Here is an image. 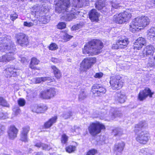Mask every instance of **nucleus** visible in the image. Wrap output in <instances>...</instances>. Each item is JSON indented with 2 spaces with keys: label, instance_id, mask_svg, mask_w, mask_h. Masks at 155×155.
Listing matches in <instances>:
<instances>
[{
  "label": "nucleus",
  "instance_id": "1",
  "mask_svg": "<svg viewBox=\"0 0 155 155\" xmlns=\"http://www.w3.org/2000/svg\"><path fill=\"white\" fill-rule=\"evenodd\" d=\"M83 0H73V5H70V0H55V10L58 13H63L61 18L66 21H70L76 17L80 12L78 8L83 6Z\"/></svg>",
  "mask_w": 155,
  "mask_h": 155
},
{
  "label": "nucleus",
  "instance_id": "2",
  "mask_svg": "<svg viewBox=\"0 0 155 155\" xmlns=\"http://www.w3.org/2000/svg\"><path fill=\"white\" fill-rule=\"evenodd\" d=\"M103 47V43L101 41L93 40L84 46L83 49V53L88 56L97 54L101 51Z\"/></svg>",
  "mask_w": 155,
  "mask_h": 155
},
{
  "label": "nucleus",
  "instance_id": "3",
  "mask_svg": "<svg viewBox=\"0 0 155 155\" xmlns=\"http://www.w3.org/2000/svg\"><path fill=\"white\" fill-rule=\"evenodd\" d=\"M147 124L145 121L141 122L136 125L134 132L136 134V140L141 144H145L148 142L149 137V134L145 131H142V128L147 126Z\"/></svg>",
  "mask_w": 155,
  "mask_h": 155
},
{
  "label": "nucleus",
  "instance_id": "4",
  "mask_svg": "<svg viewBox=\"0 0 155 155\" xmlns=\"http://www.w3.org/2000/svg\"><path fill=\"white\" fill-rule=\"evenodd\" d=\"M150 23V19L148 17L145 16L138 17L130 23V31L133 33L138 31L149 25Z\"/></svg>",
  "mask_w": 155,
  "mask_h": 155
},
{
  "label": "nucleus",
  "instance_id": "5",
  "mask_svg": "<svg viewBox=\"0 0 155 155\" xmlns=\"http://www.w3.org/2000/svg\"><path fill=\"white\" fill-rule=\"evenodd\" d=\"M1 44H2L0 46L1 48V51H8L9 52L6 54V56L10 59L11 58H13L11 60H13L15 58L13 55V51H15V48L14 47V44L12 43V41L9 39L7 40L6 38H4L3 41L0 42Z\"/></svg>",
  "mask_w": 155,
  "mask_h": 155
},
{
  "label": "nucleus",
  "instance_id": "6",
  "mask_svg": "<svg viewBox=\"0 0 155 155\" xmlns=\"http://www.w3.org/2000/svg\"><path fill=\"white\" fill-rule=\"evenodd\" d=\"M131 17L132 15L130 13L124 11L114 15L112 18V21L114 23L121 24L127 22Z\"/></svg>",
  "mask_w": 155,
  "mask_h": 155
},
{
  "label": "nucleus",
  "instance_id": "7",
  "mask_svg": "<svg viewBox=\"0 0 155 155\" xmlns=\"http://www.w3.org/2000/svg\"><path fill=\"white\" fill-rule=\"evenodd\" d=\"M122 115L120 112L116 110L114 108H112L110 111H107L103 109L101 111V116L107 120H113L117 117H120Z\"/></svg>",
  "mask_w": 155,
  "mask_h": 155
},
{
  "label": "nucleus",
  "instance_id": "8",
  "mask_svg": "<svg viewBox=\"0 0 155 155\" xmlns=\"http://www.w3.org/2000/svg\"><path fill=\"white\" fill-rule=\"evenodd\" d=\"M105 126L99 121H95L91 123L88 127L90 134L94 136L100 133L102 130L105 129Z\"/></svg>",
  "mask_w": 155,
  "mask_h": 155
},
{
  "label": "nucleus",
  "instance_id": "9",
  "mask_svg": "<svg viewBox=\"0 0 155 155\" xmlns=\"http://www.w3.org/2000/svg\"><path fill=\"white\" fill-rule=\"evenodd\" d=\"M110 83L111 88L114 90L120 89L124 84L123 80L119 75L111 77Z\"/></svg>",
  "mask_w": 155,
  "mask_h": 155
},
{
  "label": "nucleus",
  "instance_id": "10",
  "mask_svg": "<svg viewBox=\"0 0 155 155\" xmlns=\"http://www.w3.org/2000/svg\"><path fill=\"white\" fill-rule=\"evenodd\" d=\"M96 58H95L90 57L85 58L80 64V70L81 71H85L90 68L91 66L96 62Z\"/></svg>",
  "mask_w": 155,
  "mask_h": 155
},
{
  "label": "nucleus",
  "instance_id": "11",
  "mask_svg": "<svg viewBox=\"0 0 155 155\" xmlns=\"http://www.w3.org/2000/svg\"><path fill=\"white\" fill-rule=\"evenodd\" d=\"M16 42L22 46L28 45L29 43L28 37L23 33H19L16 35Z\"/></svg>",
  "mask_w": 155,
  "mask_h": 155
},
{
  "label": "nucleus",
  "instance_id": "12",
  "mask_svg": "<svg viewBox=\"0 0 155 155\" xmlns=\"http://www.w3.org/2000/svg\"><path fill=\"white\" fill-rule=\"evenodd\" d=\"M155 51L154 47L151 45L146 46L141 52L139 54V55L141 58H143L149 56H153Z\"/></svg>",
  "mask_w": 155,
  "mask_h": 155
},
{
  "label": "nucleus",
  "instance_id": "13",
  "mask_svg": "<svg viewBox=\"0 0 155 155\" xmlns=\"http://www.w3.org/2000/svg\"><path fill=\"white\" fill-rule=\"evenodd\" d=\"M56 94V90L54 88H51L41 92L40 96L43 99H48L54 97Z\"/></svg>",
  "mask_w": 155,
  "mask_h": 155
},
{
  "label": "nucleus",
  "instance_id": "14",
  "mask_svg": "<svg viewBox=\"0 0 155 155\" xmlns=\"http://www.w3.org/2000/svg\"><path fill=\"white\" fill-rule=\"evenodd\" d=\"M153 94L154 92H151L149 88L146 87L144 90L140 91L138 94V99L140 101H143L148 96L150 98L152 97V95Z\"/></svg>",
  "mask_w": 155,
  "mask_h": 155
},
{
  "label": "nucleus",
  "instance_id": "15",
  "mask_svg": "<svg viewBox=\"0 0 155 155\" xmlns=\"http://www.w3.org/2000/svg\"><path fill=\"white\" fill-rule=\"evenodd\" d=\"M95 7L98 10H101L102 12H108L110 11V9L107 6H106L104 0H97L95 3Z\"/></svg>",
  "mask_w": 155,
  "mask_h": 155
},
{
  "label": "nucleus",
  "instance_id": "16",
  "mask_svg": "<svg viewBox=\"0 0 155 155\" xmlns=\"http://www.w3.org/2000/svg\"><path fill=\"white\" fill-rule=\"evenodd\" d=\"M106 90L104 87L99 84H94L92 87L91 92L94 94H97V95L99 96L101 94H104Z\"/></svg>",
  "mask_w": 155,
  "mask_h": 155
},
{
  "label": "nucleus",
  "instance_id": "17",
  "mask_svg": "<svg viewBox=\"0 0 155 155\" xmlns=\"http://www.w3.org/2000/svg\"><path fill=\"white\" fill-rule=\"evenodd\" d=\"M128 43V39L124 36L120 37L116 42L114 48H123L126 47Z\"/></svg>",
  "mask_w": 155,
  "mask_h": 155
},
{
  "label": "nucleus",
  "instance_id": "18",
  "mask_svg": "<svg viewBox=\"0 0 155 155\" xmlns=\"http://www.w3.org/2000/svg\"><path fill=\"white\" fill-rule=\"evenodd\" d=\"M30 128L29 126H27L22 128L20 134V140L25 142L28 141V134Z\"/></svg>",
  "mask_w": 155,
  "mask_h": 155
},
{
  "label": "nucleus",
  "instance_id": "19",
  "mask_svg": "<svg viewBox=\"0 0 155 155\" xmlns=\"http://www.w3.org/2000/svg\"><path fill=\"white\" fill-rule=\"evenodd\" d=\"M146 43L145 39L142 37L138 38L134 44V48L138 50L141 49Z\"/></svg>",
  "mask_w": 155,
  "mask_h": 155
},
{
  "label": "nucleus",
  "instance_id": "20",
  "mask_svg": "<svg viewBox=\"0 0 155 155\" xmlns=\"http://www.w3.org/2000/svg\"><path fill=\"white\" fill-rule=\"evenodd\" d=\"M47 109V106L44 105H35L32 107V111L37 113H44Z\"/></svg>",
  "mask_w": 155,
  "mask_h": 155
},
{
  "label": "nucleus",
  "instance_id": "21",
  "mask_svg": "<svg viewBox=\"0 0 155 155\" xmlns=\"http://www.w3.org/2000/svg\"><path fill=\"white\" fill-rule=\"evenodd\" d=\"M115 99L121 103L125 102L126 97L124 92L122 91L117 92L115 95Z\"/></svg>",
  "mask_w": 155,
  "mask_h": 155
},
{
  "label": "nucleus",
  "instance_id": "22",
  "mask_svg": "<svg viewBox=\"0 0 155 155\" xmlns=\"http://www.w3.org/2000/svg\"><path fill=\"white\" fill-rule=\"evenodd\" d=\"M125 145L124 142L122 141L116 143L114 145V150L117 154L118 153H121L124 150Z\"/></svg>",
  "mask_w": 155,
  "mask_h": 155
},
{
  "label": "nucleus",
  "instance_id": "23",
  "mask_svg": "<svg viewBox=\"0 0 155 155\" xmlns=\"http://www.w3.org/2000/svg\"><path fill=\"white\" fill-rule=\"evenodd\" d=\"M100 16V14L94 9L91 10L89 13V18L92 21H97Z\"/></svg>",
  "mask_w": 155,
  "mask_h": 155
},
{
  "label": "nucleus",
  "instance_id": "24",
  "mask_svg": "<svg viewBox=\"0 0 155 155\" xmlns=\"http://www.w3.org/2000/svg\"><path fill=\"white\" fill-rule=\"evenodd\" d=\"M18 131V130L14 126H11L8 131L9 138L12 140L15 138L16 137Z\"/></svg>",
  "mask_w": 155,
  "mask_h": 155
},
{
  "label": "nucleus",
  "instance_id": "25",
  "mask_svg": "<svg viewBox=\"0 0 155 155\" xmlns=\"http://www.w3.org/2000/svg\"><path fill=\"white\" fill-rule=\"evenodd\" d=\"M57 119V117L56 116L51 118L48 121L45 123L44 125V127L46 128H49L56 122Z\"/></svg>",
  "mask_w": 155,
  "mask_h": 155
},
{
  "label": "nucleus",
  "instance_id": "26",
  "mask_svg": "<svg viewBox=\"0 0 155 155\" xmlns=\"http://www.w3.org/2000/svg\"><path fill=\"white\" fill-rule=\"evenodd\" d=\"M17 70L14 68L12 67L8 68L6 69V71L8 76H13L16 77L17 75Z\"/></svg>",
  "mask_w": 155,
  "mask_h": 155
},
{
  "label": "nucleus",
  "instance_id": "27",
  "mask_svg": "<svg viewBox=\"0 0 155 155\" xmlns=\"http://www.w3.org/2000/svg\"><path fill=\"white\" fill-rule=\"evenodd\" d=\"M147 36L148 38H152V40H155V26L152 27L147 32Z\"/></svg>",
  "mask_w": 155,
  "mask_h": 155
},
{
  "label": "nucleus",
  "instance_id": "28",
  "mask_svg": "<svg viewBox=\"0 0 155 155\" xmlns=\"http://www.w3.org/2000/svg\"><path fill=\"white\" fill-rule=\"evenodd\" d=\"M35 83H40L42 82L45 81H50L51 78L48 77H38L34 79Z\"/></svg>",
  "mask_w": 155,
  "mask_h": 155
},
{
  "label": "nucleus",
  "instance_id": "29",
  "mask_svg": "<svg viewBox=\"0 0 155 155\" xmlns=\"http://www.w3.org/2000/svg\"><path fill=\"white\" fill-rule=\"evenodd\" d=\"M51 68L53 70L55 76L58 79L60 78L61 76L60 71L54 65L51 66Z\"/></svg>",
  "mask_w": 155,
  "mask_h": 155
},
{
  "label": "nucleus",
  "instance_id": "30",
  "mask_svg": "<svg viewBox=\"0 0 155 155\" xmlns=\"http://www.w3.org/2000/svg\"><path fill=\"white\" fill-rule=\"evenodd\" d=\"M35 146L38 148L41 147L43 150H49L50 149V147L48 145L40 142L36 143Z\"/></svg>",
  "mask_w": 155,
  "mask_h": 155
},
{
  "label": "nucleus",
  "instance_id": "31",
  "mask_svg": "<svg viewBox=\"0 0 155 155\" xmlns=\"http://www.w3.org/2000/svg\"><path fill=\"white\" fill-rule=\"evenodd\" d=\"M39 61L36 58L33 57L31 58L30 62L29 67L31 69H34L35 67L34 65H37L39 62Z\"/></svg>",
  "mask_w": 155,
  "mask_h": 155
},
{
  "label": "nucleus",
  "instance_id": "32",
  "mask_svg": "<svg viewBox=\"0 0 155 155\" xmlns=\"http://www.w3.org/2000/svg\"><path fill=\"white\" fill-rule=\"evenodd\" d=\"M147 64L150 67H155V56H151L149 58Z\"/></svg>",
  "mask_w": 155,
  "mask_h": 155
},
{
  "label": "nucleus",
  "instance_id": "33",
  "mask_svg": "<svg viewBox=\"0 0 155 155\" xmlns=\"http://www.w3.org/2000/svg\"><path fill=\"white\" fill-rule=\"evenodd\" d=\"M72 115V112L71 110L66 111L63 112L62 115V117L65 119H68Z\"/></svg>",
  "mask_w": 155,
  "mask_h": 155
},
{
  "label": "nucleus",
  "instance_id": "34",
  "mask_svg": "<svg viewBox=\"0 0 155 155\" xmlns=\"http://www.w3.org/2000/svg\"><path fill=\"white\" fill-rule=\"evenodd\" d=\"M123 134V130L120 128H116L113 131V134L115 136L117 135L120 136L121 135Z\"/></svg>",
  "mask_w": 155,
  "mask_h": 155
},
{
  "label": "nucleus",
  "instance_id": "35",
  "mask_svg": "<svg viewBox=\"0 0 155 155\" xmlns=\"http://www.w3.org/2000/svg\"><path fill=\"white\" fill-rule=\"evenodd\" d=\"M87 95L86 94L85 90H81L80 92V94L79 96V100H82L86 98Z\"/></svg>",
  "mask_w": 155,
  "mask_h": 155
},
{
  "label": "nucleus",
  "instance_id": "36",
  "mask_svg": "<svg viewBox=\"0 0 155 155\" xmlns=\"http://www.w3.org/2000/svg\"><path fill=\"white\" fill-rule=\"evenodd\" d=\"M76 147L75 146H69L66 148V151L68 153H72L75 151Z\"/></svg>",
  "mask_w": 155,
  "mask_h": 155
},
{
  "label": "nucleus",
  "instance_id": "37",
  "mask_svg": "<svg viewBox=\"0 0 155 155\" xmlns=\"http://www.w3.org/2000/svg\"><path fill=\"white\" fill-rule=\"evenodd\" d=\"M0 105L3 106L9 107V105L6 101L2 97H0Z\"/></svg>",
  "mask_w": 155,
  "mask_h": 155
},
{
  "label": "nucleus",
  "instance_id": "38",
  "mask_svg": "<svg viewBox=\"0 0 155 155\" xmlns=\"http://www.w3.org/2000/svg\"><path fill=\"white\" fill-rule=\"evenodd\" d=\"M50 17L49 16H43L41 17L40 21L43 24H46L49 22Z\"/></svg>",
  "mask_w": 155,
  "mask_h": 155
},
{
  "label": "nucleus",
  "instance_id": "39",
  "mask_svg": "<svg viewBox=\"0 0 155 155\" xmlns=\"http://www.w3.org/2000/svg\"><path fill=\"white\" fill-rule=\"evenodd\" d=\"M12 57L11 58H12ZM10 59L9 58H8L7 56H6V55H5L2 56V57H0V62H6L9 61H11V60L13 58Z\"/></svg>",
  "mask_w": 155,
  "mask_h": 155
},
{
  "label": "nucleus",
  "instance_id": "40",
  "mask_svg": "<svg viewBox=\"0 0 155 155\" xmlns=\"http://www.w3.org/2000/svg\"><path fill=\"white\" fill-rule=\"evenodd\" d=\"M68 137L65 134H63L61 136V141L62 143H66L68 140Z\"/></svg>",
  "mask_w": 155,
  "mask_h": 155
},
{
  "label": "nucleus",
  "instance_id": "41",
  "mask_svg": "<svg viewBox=\"0 0 155 155\" xmlns=\"http://www.w3.org/2000/svg\"><path fill=\"white\" fill-rule=\"evenodd\" d=\"M49 48L50 50L54 51L58 48V47L55 43H53L50 45L49 46Z\"/></svg>",
  "mask_w": 155,
  "mask_h": 155
},
{
  "label": "nucleus",
  "instance_id": "42",
  "mask_svg": "<svg viewBox=\"0 0 155 155\" xmlns=\"http://www.w3.org/2000/svg\"><path fill=\"white\" fill-rule=\"evenodd\" d=\"M66 27V24L64 22H60L57 25V28L61 29L65 28Z\"/></svg>",
  "mask_w": 155,
  "mask_h": 155
},
{
  "label": "nucleus",
  "instance_id": "43",
  "mask_svg": "<svg viewBox=\"0 0 155 155\" xmlns=\"http://www.w3.org/2000/svg\"><path fill=\"white\" fill-rule=\"evenodd\" d=\"M40 6H38L36 7L35 8H34V9H33L32 12L35 13L34 14L35 16H37L38 15V13H40Z\"/></svg>",
  "mask_w": 155,
  "mask_h": 155
},
{
  "label": "nucleus",
  "instance_id": "44",
  "mask_svg": "<svg viewBox=\"0 0 155 155\" xmlns=\"http://www.w3.org/2000/svg\"><path fill=\"white\" fill-rule=\"evenodd\" d=\"M111 7L112 8H111V11L112 12L113 8L117 9L119 8L120 6L119 5V4L117 3V2H115L112 3Z\"/></svg>",
  "mask_w": 155,
  "mask_h": 155
},
{
  "label": "nucleus",
  "instance_id": "45",
  "mask_svg": "<svg viewBox=\"0 0 155 155\" xmlns=\"http://www.w3.org/2000/svg\"><path fill=\"white\" fill-rule=\"evenodd\" d=\"M97 153V151L95 149H92L90 150L87 153L86 155H95Z\"/></svg>",
  "mask_w": 155,
  "mask_h": 155
},
{
  "label": "nucleus",
  "instance_id": "46",
  "mask_svg": "<svg viewBox=\"0 0 155 155\" xmlns=\"http://www.w3.org/2000/svg\"><path fill=\"white\" fill-rule=\"evenodd\" d=\"M82 25L80 24H77L75 25H73L72 27L71 28V30L73 31L78 30L80 28H81L82 27Z\"/></svg>",
  "mask_w": 155,
  "mask_h": 155
},
{
  "label": "nucleus",
  "instance_id": "47",
  "mask_svg": "<svg viewBox=\"0 0 155 155\" xmlns=\"http://www.w3.org/2000/svg\"><path fill=\"white\" fill-rule=\"evenodd\" d=\"M18 103L20 106H23L25 104V101L23 99L20 98L18 100Z\"/></svg>",
  "mask_w": 155,
  "mask_h": 155
},
{
  "label": "nucleus",
  "instance_id": "48",
  "mask_svg": "<svg viewBox=\"0 0 155 155\" xmlns=\"http://www.w3.org/2000/svg\"><path fill=\"white\" fill-rule=\"evenodd\" d=\"M80 130V128L76 126H74L71 129V131L73 133L75 132L77 134L79 133V131Z\"/></svg>",
  "mask_w": 155,
  "mask_h": 155
},
{
  "label": "nucleus",
  "instance_id": "49",
  "mask_svg": "<svg viewBox=\"0 0 155 155\" xmlns=\"http://www.w3.org/2000/svg\"><path fill=\"white\" fill-rule=\"evenodd\" d=\"M64 39L66 41H69L72 37L66 33H65L63 35Z\"/></svg>",
  "mask_w": 155,
  "mask_h": 155
},
{
  "label": "nucleus",
  "instance_id": "50",
  "mask_svg": "<svg viewBox=\"0 0 155 155\" xmlns=\"http://www.w3.org/2000/svg\"><path fill=\"white\" fill-rule=\"evenodd\" d=\"M23 25L24 26L30 27L33 26L34 24L31 22H28L26 21H25L24 22Z\"/></svg>",
  "mask_w": 155,
  "mask_h": 155
},
{
  "label": "nucleus",
  "instance_id": "51",
  "mask_svg": "<svg viewBox=\"0 0 155 155\" xmlns=\"http://www.w3.org/2000/svg\"><path fill=\"white\" fill-rule=\"evenodd\" d=\"M7 114H4L2 111L0 112V119H5L7 118Z\"/></svg>",
  "mask_w": 155,
  "mask_h": 155
},
{
  "label": "nucleus",
  "instance_id": "52",
  "mask_svg": "<svg viewBox=\"0 0 155 155\" xmlns=\"http://www.w3.org/2000/svg\"><path fill=\"white\" fill-rule=\"evenodd\" d=\"M13 111L15 112V114L16 115H18L21 112L20 110L18 107H16V108H14Z\"/></svg>",
  "mask_w": 155,
  "mask_h": 155
},
{
  "label": "nucleus",
  "instance_id": "53",
  "mask_svg": "<svg viewBox=\"0 0 155 155\" xmlns=\"http://www.w3.org/2000/svg\"><path fill=\"white\" fill-rule=\"evenodd\" d=\"M5 130L4 126L1 124H0V136L3 134V131Z\"/></svg>",
  "mask_w": 155,
  "mask_h": 155
},
{
  "label": "nucleus",
  "instance_id": "54",
  "mask_svg": "<svg viewBox=\"0 0 155 155\" xmlns=\"http://www.w3.org/2000/svg\"><path fill=\"white\" fill-rule=\"evenodd\" d=\"M103 74L101 72L99 73H96L94 76V77L95 78H100L102 77L103 76Z\"/></svg>",
  "mask_w": 155,
  "mask_h": 155
},
{
  "label": "nucleus",
  "instance_id": "55",
  "mask_svg": "<svg viewBox=\"0 0 155 155\" xmlns=\"http://www.w3.org/2000/svg\"><path fill=\"white\" fill-rule=\"evenodd\" d=\"M18 17V15L16 14H15L14 15H10V19L12 21H14Z\"/></svg>",
  "mask_w": 155,
  "mask_h": 155
},
{
  "label": "nucleus",
  "instance_id": "56",
  "mask_svg": "<svg viewBox=\"0 0 155 155\" xmlns=\"http://www.w3.org/2000/svg\"><path fill=\"white\" fill-rule=\"evenodd\" d=\"M146 149H142L140 150V153L143 154H146L147 153Z\"/></svg>",
  "mask_w": 155,
  "mask_h": 155
},
{
  "label": "nucleus",
  "instance_id": "57",
  "mask_svg": "<svg viewBox=\"0 0 155 155\" xmlns=\"http://www.w3.org/2000/svg\"><path fill=\"white\" fill-rule=\"evenodd\" d=\"M51 61L53 62L54 63H58L59 62V61L58 59L55 58H52L51 59Z\"/></svg>",
  "mask_w": 155,
  "mask_h": 155
},
{
  "label": "nucleus",
  "instance_id": "58",
  "mask_svg": "<svg viewBox=\"0 0 155 155\" xmlns=\"http://www.w3.org/2000/svg\"><path fill=\"white\" fill-rule=\"evenodd\" d=\"M42 153L41 152H38L35 155H42Z\"/></svg>",
  "mask_w": 155,
  "mask_h": 155
},
{
  "label": "nucleus",
  "instance_id": "59",
  "mask_svg": "<svg viewBox=\"0 0 155 155\" xmlns=\"http://www.w3.org/2000/svg\"><path fill=\"white\" fill-rule=\"evenodd\" d=\"M151 2L155 5V0H151Z\"/></svg>",
  "mask_w": 155,
  "mask_h": 155
}]
</instances>
